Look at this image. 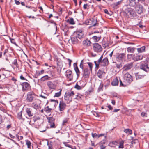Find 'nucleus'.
I'll return each instance as SVG.
<instances>
[{
	"label": "nucleus",
	"instance_id": "nucleus-1",
	"mask_svg": "<svg viewBox=\"0 0 149 149\" xmlns=\"http://www.w3.org/2000/svg\"><path fill=\"white\" fill-rule=\"evenodd\" d=\"M26 100L28 102H31L33 101L32 104V106L36 109H40L41 107L40 105V101L38 99H35L33 101L35 96L34 93L31 91L29 92L27 94Z\"/></svg>",
	"mask_w": 149,
	"mask_h": 149
},
{
	"label": "nucleus",
	"instance_id": "nucleus-2",
	"mask_svg": "<svg viewBox=\"0 0 149 149\" xmlns=\"http://www.w3.org/2000/svg\"><path fill=\"white\" fill-rule=\"evenodd\" d=\"M103 58V56H102L98 61H94V63L95 65V69L96 70L98 69L99 67V64L102 66H106L108 64V61L107 58H105L102 60Z\"/></svg>",
	"mask_w": 149,
	"mask_h": 149
},
{
	"label": "nucleus",
	"instance_id": "nucleus-3",
	"mask_svg": "<svg viewBox=\"0 0 149 149\" xmlns=\"http://www.w3.org/2000/svg\"><path fill=\"white\" fill-rule=\"evenodd\" d=\"M123 74H124V79L126 83L129 84L132 81V76L129 73H125Z\"/></svg>",
	"mask_w": 149,
	"mask_h": 149
},
{
	"label": "nucleus",
	"instance_id": "nucleus-4",
	"mask_svg": "<svg viewBox=\"0 0 149 149\" xmlns=\"http://www.w3.org/2000/svg\"><path fill=\"white\" fill-rule=\"evenodd\" d=\"M87 25H90L91 26H95L97 24V21L95 18H91L87 20L85 22Z\"/></svg>",
	"mask_w": 149,
	"mask_h": 149
},
{
	"label": "nucleus",
	"instance_id": "nucleus-5",
	"mask_svg": "<svg viewBox=\"0 0 149 149\" xmlns=\"http://www.w3.org/2000/svg\"><path fill=\"white\" fill-rule=\"evenodd\" d=\"M93 49L94 52H99L102 50L101 45L97 43L94 44L93 45Z\"/></svg>",
	"mask_w": 149,
	"mask_h": 149
},
{
	"label": "nucleus",
	"instance_id": "nucleus-6",
	"mask_svg": "<svg viewBox=\"0 0 149 149\" xmlns=\"http://www.w3.org/2000/svg\"><path fill=\"white\" fill-rule=\"evenodd\" d=\"M132 63H130L125 64L123 68V73L125 74V72L130 70L133 67Z\"/></svg>",
	"mask_w": 149,
	"mask_h": 149
},
{
	"label": "nucleus",
	"instance_id": "nucleus-7",
	"mask_svg": "<svg viewBox=\"0 0 149 149\" xmlns=\"http://www.w3.org/2000/svg\"><path fill=\"white\" fill-rule=\"evenodd\" d=\"M125 12L126 14L128 15H130L132 16H133L135 14L134 10L131 8L126 9L125 10Z\"/></svg>",
	"mask_w": 149,
	"mask_h": 149
},
{
	"label": "nucleus",
	"instance_id": "nucleus-8",
	"mask_svg": "<svg viewBox=\"0 0 149 149\" xmlns=\"http://www.w3.org/2000/svg\"><path fill=\"white\" fill-rule=\"evenodd\" d=\"M48 121L50 124V127L51 128H55L56 126L54 123V119L52 117H49L47 118Z\"/></svg>",
	"mask_w": 149,
	"mask_h": 149
},
{
	"label": "nucleus",
	"instance_id": "nucleus-9",
	"mask_svg": "<svg viewBox=\"0 0 149 149\" xmlns=\"http://www.w3.org/2000/svg\"><path fill=\"white\" fill-rule=\"evenodd\" d=\"M143 7L140 4H139L136 7V10L137 13L141 14L143 12Z\"/></svg>",
	"mask_w": 149,
	"mask_h": 149
},
{
	"label": "nucleus",
	"instance_id": "nucleus-10",
	"mask_svg": "<svg viewBox=\"0 0 149 149\" xmlns=\"http://www.w3.org/2000/svg\"><path fill=\"white\" fill-rule=\"evenodd\" d=\"M125 58V54L124 53L118 54L116 57L117 60L118 61H123Z\"/></svg>",
	"mask_w": 149,
	"mask_h": 149
},
{
	"label": "nucleus",
	"instance_id": "nucleus-11",
	"mask_svg": "<svg viewBox=\"0 0 149 149\" xmlns=\"http://www.w3.org/2000/svg\"><path fill=\"white\" fill-rule=\"evenodd\" d=\"M143 58V55H139L137 54H135L134 55V60L135 61H137L139 60H142Z\"/></svg>",
	"mask_w": 149,
	"mask_h": 149
},
{
	"label": "nucleus",
	"instance_id": "nucleus-12",
	"mask_svg": "<svg viewBox=\"0 0 149 149\" xmlns=\"http://www.w3.org/2000/svg\"><path fill=\"white\" fill-rule=\"evenodd\" d=\"M105 74L104 71L100 70H99L97 74L98 77L100 78H102L104 76Z\"/></svg>",
	"mask_w": 149,
	"mask_h": 149
},
{
	"label": "nucleus",
	"instance_id": "nucleus-13",
	"mask_svg": "<svg viewBox=\"0 0 149 149\" xmlns=\"http://www.w3.org/2000/svg\"><path fill=\"white\" fill-rule=\"evenodd\" d=\"M65 104L62 101H61L60 102L59 106L60 110L61 111H62L64 110L65 108Z\"/></svg>",
	"mask_w": 149,
	"mask_h": 149
},
{
	"label": "nucleus",
	"instance_id": "nucleus-14",
	"mask_svg": "<svg viewBox=\"0 0 149 149\" xmlns=\"http://www.w3.org/2000/svg\"><path fill=\"white\" fill-rule=\"evenodd\" d=\"M64 99L67 103H70L72 101V98L69 97L66 93L64 95Z\"/></svg>",
	"mask_w": 149,
	"mask_h": 149
},
{
	"label": "nucleus",
	"instance_id": "nucleus-15",
	"mask_svg": "<svg viewBox=\"0 0 149 149\" xmlns=\"http://www.w3.org/2000/svg\"><path fill=\"white\" fill-rule=\"evenodd\" d=\"M72 73V72L71 71H67L66 72V75L67 77L69 78L70 81L72 80L73 78Z\"/></svg>",
	"mask_w": 149,
	"mask_h": 149
},
{
	"label": "nucleus",
	"instance_id": "nucleus-16",
	"mask_svg": "<svg viewBox=\"0 0 149 149\" xmlns=\"http://www.w3.org/2000/svg\"><path fill=\"white\" fill-rule=\"evenodd\" d=\"M32 110L30 108H27L26 109V113L29 117H31L33 115V113L32 111Z\"/></svg>",
	"mask_w": 149,
	"mask_h": 149
},
{
	"label": "nucleus",
	"instance_id": "nucleus-17",
	"mask_svg": "<svg viewBox=\"0 0 149 149\" xmlns=\"http://www.w3.org/2000/svg\"><path fill=\"white\" fill-rule=\"evenodd\" d=\"M90 72L88 68H85L84 70V74L83 76L85 78L88 77L89 75Z\"/></svg>",
	"mask_w": 149,
	"mask_h": 149
},
{
	"label": "nucleus",
	"instance_id": "nucleus-18",
	"mask_svg": "<svg viewBox=\"0 0 149 149\" xmlns=\"http://www.w3.org/2000/svg\"><path fill=\"white\" fill-rule=\"evenodd\" d=\"M22 85L23 90H26L27 88L29 87V84L26 82L22 83Z\"/></svg>",
	"mask_w": 149,
	"mask_h": 149
},
{
	"label": "nucleus",
	"instance_id": "nucleus-19",
	"mask_svg": "<svg viewBox=\"0 0 149 149\" xmlns=\"http://www.w3.org/2000/svg\"><path fill=\"white\" fill-rule=\"evenodd\" d=\"M140 68L141 69L146 72L147 71V69H149V68L148 66L146 64H142Z\"/></svg>",
	"mask_w": 149,
	"mask_h": 149
},
{
	"label": "nucleus",
	"instance_id": "nucleus-20",
	"mask_svg": "<svg viewBox=\"0 0 149 149\" xmlns=\"http://www.w3.org/2000/svg\"><path fill=\"white\" fill-rule=\"evenodd\" d=\"M83 43L84 46L88 47L91 45V43L90 40H86L83 41Z\"/></svg>",
	"mask_w": 149,
	"mask_h": 149
},
{
	"label": "nucleus",
	"instance_id": "nucleus-21",
	"mask_svg": "<svg viewBox=\"0 0 149 149\" xmlns=\"http://www.w3.org/2000/svg\"><path fill=\"white\" fill-rule=\"evenodd\" d=\"M74 70L77 73V74L78 77H79L80 74V71L77 67V64L76 63H74Z\"/></svg>",
	"mask_w": 149,
	"mask_h": 149
},
{
	"label": "nucleus",
	"instance_id": "nucleus-22",
	"mask_svg": "<svg viewBox=\"0 0 149 149\" xmlns=\"http://www.w3.org/2000/svg\"><path fill=\"white\" fill-rule=\"evenodd\" d=\"M77 36L76 37L77 38H78L79 39H80L83 37V34L82 32H77L76 33Z\"/></svg>",
	"mask_w": 149,
	"mask_h": 149
},
{
	"label": "nucleus",
	"instance_id": "nucleus-23",
	"mask_svg": "<svg viewBox=\"0 0 149 149\" xmlns=\"http://www.w3.org/2000/svg\"><path fill=\"white\" fill-rule=\"evenodd\" d=\"M44 72V71L43 70H42L40 71H36L35 74V77L37 78L38 76H39L41 74H43Z\"/></svg>",
	"mask_w": 149,
	"mask_h": 149
},
{
	"label": "nucleus",
	"instance_id": "nucleus-24",
	"mask_svg": "<svg viewBox=\"0 0 149 149\" xmlns=\"http://www.w3.org/2000/svg\"><path fill=\"white\" fill-rule=\"evenodd\" d=\"M71 40L73 44H75L78 42V40L76 37L72 38Z\"/></svg>",
	"mask_w": 149,
	"mask_h": 149
},
{
	"label": "nucleus",
	"instance_id": "nucleus-25",
	"mask_svg": "<svg viewBox=\"0 0 149 149\" xmlns=\"http://www.w3.org/2000/svg\"><path fill=\"white\" fill-rule=\"evenodd\" d=\"M129 5L131 6H134L136 5V0H129Z\"/></svg>",
	"mask_w": 149,
	"mask_h": 149
},
{
	"label": "nucleus",
	"instance_id": "nucleus-26",
	"mask_svg": "<svg viewBox=\"0 0 149 149\" xmlns=\"http://www.w3.org/2000/svg\"><path fill=\"white\" fill-rule=\"evenodd\" d=\"M65 93L68 95L70 97H72L74 95L73 91H67Z\"/></svg>",
	"mask_w": 149,
	"mask_h": 149
},
{
	"label": "nucleus",
	"instance_id": "nucleus-27",
	"mask_svg": "<svg viewBox=\"0 0 149 149\" xmlns=\"http://www.w3.org/2000/svg\"><path fill=\"white\" fill-rule=\"evenodd\" d=\"M118 81L117 79H115L113 80L112 82H111V84L113 86H116L118 84Z\"/></svg>",
	"mask_w": 149,
	"mask_h": 149
},
{
	"label": "nucleus",
	"instance_id": "nucleus-28",
	"mask_svg": "<svg viewBox=\"0 0 149 149\" xmlns=\"http://www.w3.org/2000/svg\"><path fill=\"white\" fill-rule=\"evenodd\" d=\"M135 50V48L132 47H129L127 49V51L128 52L133 53Z\"/></svg>",
	"mask_w": 149,
	"mask_h": 149
},
{
	"label": "nucleus",
	"instance_id": "nucleus-29",
	"mask_svg": "<svg viewBox=\"0 0 149 149\" xmlns=\"http://www.w3.org/2000/svg\"><path fill=\"white\" fill-rule=\"evenodd\" d=\"M145 46H142L140 48H139L137 49V51L141 53L143 51H145Z\"/></svg>",
	"mask_w": 149,
	"mask_h": 149
},
{
	"label": "nucleus",
	"instance_id": "nucleus-30",
	"mask_svg": "<svg viewBox=\"0 0 149 149\" xmlns=\"http://www.w3.org/2000/svg\"><path fill=\"white\" fill-rule=\"evenodd\" d=\"M144 75L139 74H138L136 75V79L137 80L142 79L144 77Z\"/></svg>",
	"mask_w": 149,
	"mask_h": 149
},
{
	"label": "nucleus",
	"instance_id": "nucleus-31",
	"mask_svg": "<svg viewBox=\"0 0 149 149\" xmlns=\"http://www.w3.org/2000/svg\"><path fill=\"white\" fill-rule=\"evenodd\" d=\"M117 143L116 141H113L112 142H110L109 145L110 146L113 147H114Z\"/></svg>",
	"mask_w": 149,
	"mask_h": 149
},
{
	"label": "nucleus",
	"instance_id": "nucleus-32",
	"mask_svg": "<svg viewBox=\"0 0 149 149\" xmlns=\"http://www.w3.org/2000/svg\"><path fill=\"white\" fill-rule=\"evenodd\" d=\"M101 38V36H95L93 37V38L95 41H98Z\"/></svg>",
	"mask_w": 149,
	"mask_h": 149
},
{
	"label": "nucleus",
	"instance_id": "nucleus-33",
	"mask_svg": "<svg viewBox=\"0 0 149 149\" xmlns=\"http://www.w3.org/2000/svg\"><path fill=\"white\" fill-rule=\"evenodd\" d=\"M47 85L49 87L51 88H53L54 86L52 83L51 81H48L47 83Z\"/></svg>",
	"mask_w": 149,
	"mask_h": 149
},
{
	"label": "nucleus",
	"instance_id": "nucleus-34",
	"mask_svg": "<svg viewBox=\"0 0 149 149\" xmlns=\"http://www.w3.org/2000/svg\"><path fill=\"white\" fill-rule=\"evenodd\" d=\"M124 132L125 133H129L130 134H132V130L130 129H125L124 130Z\"/></svg>",
	"mask_w": 149,
	"mask_h": 149
},
{
	"label": "nucleus",
	"instance_id": "nucleus-35",
	"mask_svg": "<svg viewBox=\"0 0 149 149\" xmlns=\"http://www.w3.org/2000/svg\"><path fill=\"white\" fill-rule=\"evenodd\" d=\"M67 22H69V23L72 25H73L75 24V22L73 18H71L70 20L68 19Z\"/></svg>",
	"mask_w": 149,
	"mask_h": 149
},
{
	"label": "nucleus",
	"instance_id": "nucleus-36",
	"mask_svg": "<svg viewBox=\"0 0 149 149\" xmlns=\"http://www.w3.org/2000/svg\"><path fill=\"white\" fill-rule=\"evenodd\" d=\"M26 144L28 148H30L31 143L28 140L26 141Z\"/></svg>",
	"mask_w": 149,
	"mask_h": 149
},
{
	"label": "nucleus",
	"instance_id": "nucleus-37",
	"mask_svg": "<svg viewBox=\"0 0 149 149\" xmlns=\"http://www.w3.org/2000/svg\"><path fill=\"white\" fill-rule=\"evenodd\" d=\"M61 90L59 92L55 93L54 97H58L61 95Z\"/></svg>",
	"mask_w": 149,
	"mask_h": 149
},
{
	"label": "nucleus",
	"instance_id": "nucleus-38",
	"mask_svg": "<svg viewBox=\"0 0 149 149\" xmlns=\"http://www.w3.org/2000/svg\"><path fill=\"white\" fill-rule=\"evenodd\" d=\"M18 118L19 119H22V112L20 111L17 114Z\"/></svg>",
	"mask_w": 149,
	"mask_h": 149
},
{
	"label": "nucleus",
	"instance_id": "nucleus-39",
	"mask_svg": "<svg viewBox=\"0 0 149 149\" xmlns=\"http://www.w3.org/2000/svg\"><path fill=\"white\" fill-rule=\"evenodd\" d=\"M49 77L47 75H45V76L42 77L41 78L42 80L45 81L46 80H47L48 79Z\"/></svg>",
	"mask_w": 149,
	"mask_h": 149
},
{
	"label": "nucleus",
	"instance_id": "nucleus-40",
	"mask_svg": "<svg viewBox=\"0 0 149 149\" xmlns=\"http://www.w3.org/2000/svg\"><path fill=\"white\" fill-rule=\"evenodd\" d=\"M51 110L52 109L51 108H49L48 106H47L44 109V111L47 112H50Z\"/></svg>",
	"mask_w": 149,
	"mask_h": 149
},
{
	"label": "nucleus",
	"instance_id": "nucleus-41",
	"mask_svg": "<svg viewBox=\"0 0 149 149\" xmlns=\"http://www.w3.org/2000/svg\"><path fill=\"white\" fill-rule=\"evenodd\" d=\"M123 143L124 142L123 141L120 142L119 143V148H123L124 147Z\"/></svg>",
	"mask_w": 149,
	"mask_h": 149
},
{
	"label": "nucleus",
	"instance_id": "nucleus-42",
	"mask_svg": "<svg viewBox=\"0 0 149 149\" xmlns=\"http://www.w3.org/2000/svg\"><path fill=\"white\" fill-rule=\"evenodd\" d=\"M92 135L93 138H98V135L96 133H92Z\"/></svg>",
	"mask_w": 149,
	"mask_h": 149
},
{
	"label": "nucleus",
	"instance_id": "nucleus-43",
	"mask_svg": "<svg viewBox=\"0 0 149 149\" xmlns=\"http://www.w3.org/2000/svg\"><path fill=\"white\" fill-rule=\"evenodd\" d=\"M47 145L48 146L49 149H52V146L51 144L49 143V142H47Z\"/></svg>",
	"mask_w": 149,
	"mask_h": 149
},
{
	"label": "nucleus",
	"instance_id": "nucleus-44",
	"mask_svg": "<svg viewBox=\"0 0 149 149\" xmlns=\"http://www.w3.org/2000/svg\"><path fill=\"white\" fill-rule=\"evenodd\" d=\"M88 64L90 68V70L91 71L92 70V64L91 63L88 62Z\"/></svg>",
	"mask_w": 149,
	"mask_h": 149
},
{
	"label": "nucleus",
	"instance_id": "nucleus-45",
	"mask_svg": "<svg viewBox=\"0 0 149 149\" xmlns=\"http://www.w3.org/2000/svg\"><path fill=\"white\" fill-rule=\"evenodd\" d=\"M103 86V84H102L101 83L100 84L99 87V88H98V90L100 91H101V90H102V88Z\"/></svg>",
	"mask_w": 149,
	"mask_h": 149
},
{
	"label": "nucleus",
	"instance_id": "nucleus-46",
	"mask_svg": "<svg viewBox=\"0 0 149 149\" xmlns=\"http://www.w3.org/2000/svg\"><path fill=\"white\" fill-rule=\"evenodd\" d=\"M75 88L78 90H80L81 89V87L78 84H76L75 86Z\"/></svg>",
	"mask_w": 149,
	"mask_h": 149
},
{
	"label": "nucleus",
	"instance_id": "nucleus-47",
	"mask_svg": "<svg viewBox=\"0 0 149 149\" xmlns=\"http://www.w3.org/2000/svg\"><path fill=\"white\" fill-rule=\"evenodd\" d=\"M116 66L117 68H120L122 67V64L120 63L119 64H116Z\"/></svg>",
	"mask_w": 149,
	"mask_h": 149
},
{
	"label": "nucleus",
	"instance_id": "nucleus-48",
	"mask_svg": "<svg viewBox=\"0 0 149 149\" xmlns=\"http://www.w3.org/2000/svg\"><path fill=\"white\" fill-rule=\"evenodd\" d=\"M136 140H133L131 142V145H130V147L131 148H132V147H133V146H132V144H135V143H136V142H135V141Z\"/></svg>",
	"mask_w": 149,
	"mask_h": 149
},
{
	"label": "nucleus",
	"instance_id": "nucleus-49",
	"mask_svg": "<svg viewBox=\"0 0 149 149\" xmlns=\"http://www.w3.org/2000/svg\"><path fill=\"white\" fill-rule=\"evenodd\" d=\"M51 102H54V105H56V104H57L58 103V101L55 100H51Z\"/></svg>",
	"mask_w": 149,
	"mask_h": 149
},
{
	"label": "nucleus",
	"instance_id": "nucleus-50",
	"mask_svg": "<svg viewBox=\"0 0 149 149\" xmlns=\"http://www.w3.org/2000/svg\"><path fill=\"white\" fill-rule=\"evenodd\" d=\"M89 7L88 5V4H85L84 5L83 8L84 9H86L88 8V7Z\"/></svg>",
	"mask_w": 149,
	"mask_h": 149
},
{
	"label": "nucleus",
	"instance_id": "nucleus-51",
	"mask_svg": "<svg viewBox=\"0 0 149 149\" xmlns=\"http://www.w3.org/2000/svg\"><path fill=\"white\" fill-rule=\"evenodd\" d=\"M10 40L11 42V43H12L15 44H16L15 42V40L14 39L10 38Z\"/></svg>",
	"mask_w": 149,
	"mask_h": 149
},
{
	"label": "nucleus",
	"instance_id": "nucleus-52",
	"mask_svg": "<svg viewBox=\"0 0 149 149\" xmlns=\"http://www.w3.org/2000/svg\"><path fill=\"white\" fill-rule=\"evenodd\" d=\"M67 119L64 120L63 122L62 125H64L65 124L67 123Z\"/></svg>",
	"mask_w": 149,
	"mask_h": 149
},
{
	"label": "nucleus",
	"instance_id": "nucleus-53",
	"mask_svg": "<svg viewBox=\"0 0 149 149\" xmlns=\"http://www.w3.org/2000/svg\"><path fill=\"white\" fill-rule=\"evenodd\" d=\"M83 60H82L81 61V63H80V68H81L83 69V66L82 65H83Z\"/></svg>",
	"mask_w": 149,
	"mask_h": 149
},
{
	"label": "nucleus",
	"instance_id": "nucleus-54",
	"mask_svg": "<svg viewBox=\"0 0 149 149\" xmlns=\"http://www.w3.org/2000/svg\"><path fill=\"white\" fill-rule=\"evenodd\" d=\"M146 113H144V112H142L141 113V115L143 117H145V116H146Z\"/></svg>",
	"mask_w": 149,
	"mask_h": 149
},
{
	"label": "nucleus",
	"instance_id": "nucleus-55",
	"mask_svg": "<svg viewBox=\"0 0 149 149\" xmlns=\"http://www.w3.org/2000/svg\"><path fill=\"white\" fill-rule=\"evenodd\" d=\"M47 95H46V96H43L42 95V94L40 95V97L44 99H45L47 97Z\"/></svg>",
	"mask_w": 149,
	"mask_h": 149
},
{
	"label": "nucleus",
	"instance_id": "nucleus-56",
	"mask_svg": "<svg viewBox=\"0 0 149 149\" xmlns=\"http://www.w3.org/2000/svg\"><path fill=\"white\" fill-rule=\"evenodd\" d=\"M15 3L17 5H19V4H20V3L19 1H18L16 0H15Z\"/></svg>",
	"mask_w": 149,
	"mask_h": 149
},
{
	"label": "nucleus",
	"instance_id": "nucleus-57",
	"mask_svg": "<svg viewBox=\"0 0 149 149\" xmlns=\"http://www.w3.org/2000/svg\"><path fill=\"white\" fill-rule=\"evenodd\" d=\"M104 12L105 13H106L107 14L109 15V13L108 12V11L107 9H105L104 10Z\"/></svg>",
	"mask_w": 149,
	"mask_h": 149
},
{
	"label": "nucleus",
	"instance_id": "nucleus-58",
	"mask_svg": "<svg viewBox=\"0 0 149 149\" xmlns=\"http://www.w3.org/2000/svg\"><path fill=\"white\" fill-rule=\"evenodd\" d=\"M108 108L110 110H112L113 109L112 107H111V106L110 105H109L108 106Z\"/></svg>",
	"mask_w": 149,
	"mask_h": 149
},
{
	"label": "nucleus",
	"instance_id": "nucleus-59",
	"mask_svg": "<svg viewBox=\"0 0 149 149\" xmlns=\"http://www.w3.org/2000/svg\"><path fill=\"white\" fill-rule=\"evenodd\" d=\"M111 103L113 105H115V101L114 100H112Z\"/></svg>",
	"mask_w": 149,
	"mask_h": 149
},
{
	"label": "nucleus",
	"instance_id": "nucleus-60",
	"mask_svg": "<svg viewBox=\"0 0 149 149\" xmlns=\"http://www.w3.org/2000/svg\"><path fill=\"white\" fill-rule=\"evenodd\" d=\"M9 136H10L13 139L15 138V136L13 135H12L10 133L9 134Z\"/></svg>",
	"mask_w": 149,
	"mask_h": 149
},
{
	"label": "nucleus",
	"instance_id": "nucleus-61",
	"mask_svg": "<svg viewBox=\"0 0 149 149\" xmlns=\"http://www.w3.org/2000/svg\"><path fill=\"white\" fill-rule=\"evenodd\" d=\"M120 109H115L113 112H116L118 111Z\"/></svg>",
	"mask_w": 149,
	"mask_h": 149
},
{
	"label": "nucleus",
	"instance_id": "nucleus-62",
	"mask_svg": "<svg viewBox=\"0 0 149 149\" xmlns=\"http://www.w3.org/2000/svg\"><path fill=\"white\" fill-rule=\"evenodd\" d=\"M20 78L22 80H25V78L23 77L22 76H21L20 77Z\"/></svg>",
	"mask_w": 149,
	"mask_h": 149
},
{
	"label": "nucleus",
	"instance_id": "nucleus-63",
	"mask_svg": "<svg viewBox=\"0 0 149 149\" xmlns=\"http://www.w3.org/2000/svg\"><path fill=\"white\" fill-rule=\"evenodd\" d=\"M17 61L16 60H14V64L15 65H16V64H17Z\"/></svg>",
	"mask_w": 149,
	"mask_h": 149
},
{
	"label": "nucleus",
	"instance_id": "nucleus-64",
	"mask_svg": "<svg viewBox=\"0 0 149 149\" xmlns=\"http://www.w3.org/2000/svg\"><path fill=\"white\" fill-rule=\"evenodd\" d=\"M105 146H102L101 147L100 149H105Z\"/></svg>",
	"mask_w": 149,
	"mask_h": 149
}]
</instances>
